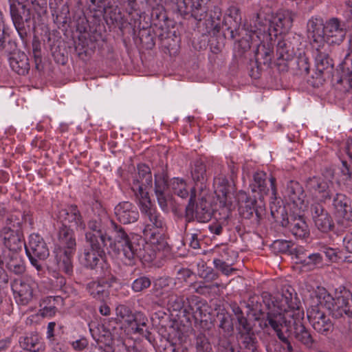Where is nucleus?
I'll return each mask as SVG.
<instances>
[{
    "mask_svg": "<svg viewBox=\"0 0 352 352\" xmlns=\"http://www.w3.org/2000/svg\"><path fill=\"white\" fill-rule=\"evenodd\" d=\"M239 212L243 221H248L253 228H257L265 215V204L262 200L258 201L256 196L254 198L246 197L244 204L240 206Z\"/></svg>",
    "mask_w": 352,
    "mask_h": 352,
    "instance_id": "nucleus-14",
    "label": "nucleus"
},
{
    "mask_svg": "<svg viewBox=\"0 0 352 352\" xmlns=\"http://www.w3.org/2000/svg\"><path fill=\"white\" fill-rule=\"evenodd\" d=\"M53 17H54V21L61 25L63 28H67L70 26L71 17L69 14V9L67 3L63 5L61 8H59L52 13Z\"/></svg>",
    "mask_w": 352,
    "mask_h": 352,
    "instance_id": "nucleus-48",
    "label": "nucleus"
},
{
    "mask_svg": "<svg viewBox=\"0 0 352 352\" xmlns=\"http://www.w3.org/2000/svg\"><path fill=\"white\" fill-rule=\"evenodd\" d=\"M190 316L195 319V323L204 331L210 330L213 326L209 305L206 300L198 296L187 298L184 316L189 320Z\"/></svg>",
    "mask_w": 352,
    "mask_h": 352,
    "instance_id": "nucleus-9",
    "label": "nucleus"
},
{
    "mask_svg": "<svg viewBox=\"0 0 352 352\" xmlns=\"http://www.w3.org/2000/svg\"><path fill=\"white\" fill-rule=\"evenodd\" d=\"M333 298L324 287H318L311 294V302L309 306H315L320 310L326 308L329 311Z\"/></svg>",
    "mask_w": 352,
    "mask_h": 352,
    "instance_id": "nucleus-40",
    "label": "nucleus"
},
{
    "mask_svg": "<svg viewBox=\"0 0 352 352\" xmlns=\"http://www.w3.org/2000/svg\"><path fill=\"white\" fill-rule=\"evenodd\" d=\"M63 298L60 296H47L44 300L43 302L47 304L41 309V315L43 317H52L55 315L56 312V305L63 304Z\"/></svg>",
    "mask_w": 352,
    "mask_h": 352,
    "instance_id": "nucleus-49",
    "label": "nucleus"
},
{
    "mask_svg": "<svg viewBox=\"0 0 352 352\" xmlns=\"http://www.w3.org/2000/svg\"><path fill=\"white\" fill-rule=\"evenodd\" d=\"M294 17L295 14L288 10L278 12L270 22L269 34L271 36L274 32L276 36L278 34L287 35L293 25Z\"/></svg>",
    "mask_w": 352,
    "mask_h": 352,
    "instance_id": "nucleus-24",
    "label": "nucleus"
},
{
    "mask_svg": "<svg viewBox=\"0 0 352 352\" xmlns=\"http://www.w3.org/2000/svg\"><path fill=\"white\" fill-rule=\"evenodd\" d=\"M307 318L313 329L320 334L328 336L333 331V324L323 310L315 306H309L307 311Z\"/></svg>",
    "mask_w": 352,
    "mask_h": 352,
    "instance_id": "nucleus-18",
    "label": "nucleus"
},
{
    "mask_svg": "<svg viewBox=\"0 0 352 352\" xmlns=\"http://www.w3.org/2000/svg\"><path fill=\"white\" fill-rule=\"evenodd\" d=\"M168 177L165 175H155L154 192L160 208L168 210V201L170 196L168 193Z\"/></svg>",
    "mask_w": 352,
    "mask_h": 352,
    "instance_id": "nucleus-33",
    "label": "nucleus"
},
{
    "mask_svg": "<svg viewBox=\"0 0 352 352\" xmlns=\"http://www.w3.org/2000/svg\"><path fill=\"white\" fill-rule=\"evenodd\" d=\"M0 240L3 245L12 252L21 251L25 246L23 234L20 229H10L8 227H3L0 230Z\"/></svg>",
    "mask_w": 352,
    "mask_h": 352,
    "instance_id": "nucleus-25",
    "label": "nucleus"
},
{
    "mask_svg": "<svg viewBox=\"0 0 352 352\" xmlns=\"http://www.w3.org/2000/svg\"><path fill=\"white\" fill-rule=\"evenodd\" d=\"M58 248L55 250H63L76 252V240L72 228L62 226L58 232Z\"/></svg>",
    "mask_w": 352,
    "mask_h": 352,
    "instance_id": "nucleus-31",
    "label": "nucleus"
},
{
    "mask_svg": "<svg viewBox=\"0 0 352 352\" xmlns=\"http://www.w3.org/2000/svg\"><path fill=\"white\" fill-rule=\"evenodd\" d=\"M54 253L59 270L67 276H72L74 272L73 257L75 252L54 250Z\"/></svg>",
    "mask_w": 352,
    "mask_h": 352,
    "instance_id": "nucleus-39",
    "label": "nucleus"
},
{
    "mask_svg": "<svg viewBox=\"0 0 352 352\" xmlns=\"http://www.w3.org/2000/svg\"><path fill=\"white\" fill-rule=\"evenodd\" d=\"M152 173L150 168L144 164H139L138 174L133 179L131 189L140 200L149 198L146 190L148 188L152 187Z\"/></svg>",
    "mask_w": 352,
    "mask_h": 352,
    "instance_id": "nucleus-17",
    "label": "nucleus"
},
{
    "mask_svg": "<svg viewBox=\"0 0 352 352\" xmlns=\"http://www.w3.org/2000/svg\"><path fill=\"white\" fill-rule=\"evenodd\" d=\"M219 327L223 331V334L232 335L234 327L231 315L225 309H220L217 314Z\"/></svg>",
    "mask_w": 352,
    "mask_h": 352,
    "instance_id": "nucleus-47",
    "label": "nucleus"
},
{
    "mask_svg": "<svg viewBox=\"0 0 352 352\" xmlns=\"http://www.w3.org/2000/svg\"><path fill=\"white\" fill-rule=\"evenodd\" d=\"M247 308H248V314H251L255 320L259 322V327L264 329L265 328L271 327V325L267 323V320L271 314H282V312H275V310H270L267 313L265 312V305L261 301L259 296H255L250 298Z\"/></svg>",
    "mask_w": 352,
    "mask_h": 352,
    "instance_id": "nucleus-26",
    "label": "nucleus"
},
{
    "mask_svg": "<svg viewBox=\"0 0 352 352\" xmlns=\"http://www.w3.org/2000/svg\"><path fill=\"white\" fill-rule=\"evenodd\" d=\"M331 199V206L335 216L344 208L347 203H349L350 200L344 194L340 192H336L335 195L333 194Z\"/></svg>",
    "mask_w": 352,
    "mask_h": 352,
    "instance_id": "nucleus-55",
    "label": "nucleus"
},
{
    "mask_svg": "<svg viewBox=\"0 0 352 352\" xmlns=\"http://www.w3.org/2000/svg\"><path fill=\"white\" fill-rule=\"evenodd\" d=\"M108 233L111 234L110 248L112 253L116 256H123L122 259L125 264L131 265L134 264L136 258H141L140 244L135 243L138 236L129 234L125 229L115 221L111 222Z\"/></svg>",
    "mask_w": 352,
    "mask_h": 352,
    "instance_id": "nucleus-4",
    "label": "nucleus"
},
{
    "mask_svg": "<svg viewBox=\"0 0 352 352\" xmlns=\"http://www.w3.org/2000/svg\"><path fill=\"white\" fill-rule=\"evenodd\" d=\"M23 223L22 215L21 214H8L4 221L3 227H8L10 229H20Z\"/></svg>",
    "mask_w": 352,
    "mask_h": 352,
    "instance_id": "nucleus-58",
    "label": "nucleus"
},
{
    "mask_svg": "<svg viewBox=\"0 0 352 352\" xmlns=\"http://www.w3.org/2000/svg\"><path fill=\"white\" fill-rule=\"evenodd\" d=\"M333 182L331 179H325L324 176H314L306 180V188L311 192L320 195V203H326L331 199L333 192L331 188Z\"/></svg>",
    "mask_w": 352,
    "mask_h": 352,
    "instance_id": "nucleus-22",
    "label": "nucleus"
},
{
    "mask_svg": "<svg viewBox=\"0 0 352 352\" xmlns=\"http://www.w3.org/2000/svg\"><path fill=\"white\" fill-rule=\"evenodd\" d=\"M98 278H99L98 280L89 282L86 286V289L93 298L102 300L106 295L104 287L105 285L111 287L117 279L111 273L109 277L103 278L98 276Z\"/></svg>",
    "mask_w": 352,
    "mask_h": 352,
    "instance_id": "nucleus-32",
    "label": "nucleus"
},
{
    "mask_svg": "<svg viewBox=\"0 0 352 352\" xmlns=\"http://www.w3.org/2000/svg\"><path fill=\"white\" fill-rule=\"evenodd\" d=\"M140 208L142 214L149 221V223H146L143 229L144 236L154 243L156 234H160L156 230L163 228L164 221L160 214L151 207L150 198L140 200Z\"/></svg>",
    "mask_w": 352,
    "mask_h": 352,
    "instance_id": "nucleus-13",
    "label": "nucleus"
},
{
    "mask_svg": "<svg viewBox=\"0 0 352 352\" xmlns=\"http://www.w3.org/2000/svg\"><path fill=\"white\" fill-rule=\"evenodd\" d=\"M173 192L182 199H185L189 196V191L186 188V182L179 178H173L169 184Z\"/></svg>",
    "mask_w": 352,
    "mask_h": 352,
    "instance_id": "nucleus-54",
    "label": "nucleus"
},
{
    "mask_svg": "<svg viewBox=\"0 0 352 352\" xmlns=\"http://www.w3.org/2000/svg\"><path fill=\"white\" fill-rule=\"evenodd\" d=\"M173 279L170 277H160L153 281V290L157 296L163 294L162 291L168 289L172 283Z\"/></svg>",
    "mask_w": 352,
    "mask_h": 352,
    "instance_id": "nucleus-56",
    "label": "nucleus"
},
{
    "mask_svg": "<svg viewBox=\"0 0 352 352\" xmlns=\"http://www.w3.org/2000/svg\"><path fill=\"white\" fill-rule=\"evenodd\" d=\"M8 58L10 65L14 72L22 76L28 73L30 68L29 58L23 52L18 50Z\"/></svg>",
    "mask_w": 352,
    "mask_h": 352,
    "instance_id": "nucleus-38",
    "label": "nucleus"
},
{
    "mask_svg": "<svg viewBox=\"0 0 352 352\" xmlns=\"http://www.w3.org/2000/svg\"><path fill=\"white\" fill-rule=\"evenodd\" d=\"M25 253L30 263L36 269L38 272L43 271L41 263L50 256V250L43 238L38 234H31L29 236L28 244H25Z\"/></svg>",
    "mask_w": 352,
    "mask_h": 352,
    "instance_id": "nucleus-10",
    "label": "nucleus"
},
{
    "mask_svg": "<svg viewBox=\"0 0 352 352\" xmlns=\"http://www.w3.org/2000/svg\"><path fill=\"white\" fill-rule=\"evenodd\" d=\"M260 38H256L252 45L256 47L255 51V60H250L249 65L250 75L252 78L257 79L260 77L264 67L268 68L274 56V47L271 43L258 44Z\"/></svg>",
    "mask_w": 352,
    "mask_h": 352,
    "instance_id": "nucleus-11",
    "label": "nucleus"
},
{
    "mask_svg": "<svg viewBox=\"0 0 352 352\" xmlns=\"http://www.w3.org/2000/svg\"><path fill=\"white\" fill-rule=\"evenodd\" d=\"M98 254L90 248H85L80 256V260L84 267L91 270H94L96 274L103 278L111 276V267L109 264Z\"/></svg>",
    "mask_w": 352,
    "mask_h": 352,
    "instance_id": "nucleus-16",
    "label": "nucleus"
},
{
    "mask_svg": "<svg viewBox=\"0 0 352 352\" xmlns=\"http://www.w3.org/2000/svg\"><path fill=\"white\" fill-rule=\"evenodd\" d=\"M19 344L21 351H41L43 349L42 338L36 331L28 332L21 336Z\"/></svg>",
    "mask_w": 352,
    "mask_h": 352,
    "instance_id": "nucleus-36",
    "label": "nucleus"
},
{
    "mask_svg": "<svg viewBox=\"0 0 352 352\" xmlns=\"http://www.w3.org/2000/svg\"><path fill=\"white\" fill-rule=\"evenodd\" d=\"M196 197V188H191L190 199L185 208V232L189 223L195 221L199 223H207L212 219L214 212L211 201L207 199L204 192H200L197 200Z\"/></svg>",
    "mask_w": 352,
    "mask_h": 352,
    "instance_id": "nucleus-5",
    "label": "nucleus"
},
{
    "mask_svg": "<svg viewBox=\"0 0 352 352\" xmlns=\"http://www.w3.org/2000/svg\"><path fill=\"white\" fill-rule=\"evenodd\" d=\"M59 218L63 221L62 226L80 230L85 228L82 216L76 205H70L67 208L61 210L59 212Z\"/></svg>",
    "mask_w": 352,
    "mask_h": 352,
    "instance_id": "nucleus-28",
    "label": "nucleus"
},
{
    "mask_svg": "<svg viewBox=\"0 0 352 352\" xmlns=\"http://www.w3.org/2000/svg\"><path fill=\"white\" fill-rule=\"evenodd\" d=\"M236 330L237 336L248 334L254 331L252 325L245 316L237 319Z\"/></svg>",
    "mask_w": 352,
    "mask_h": 352,
    "instance_id": "nucleus-61",
    "label": "nucleus"
},
{
    "mask_svg": "<svg viewBox=\"0 0 352 352\" xmlns=\"http://www.w3.org/2000/svg\"><path fill=\"white\" fill-rule=\"evenodd\" d=\"M155 38L157 37L158 41L160 42L162 46L168 48L170 45V41H173V37H175V32H171L168 29V23L166 25L156 23L155 26H152Z\"/></svg>",
    "mask_w": 352,
    "mask_h": 352,
    "instance_id": "nucleus-43",
    "label": "nucleus"
},
{
    "mask_svg": "<svg viewBox=\"0 0 352 352\" xmlns=\"http://www.w3.org/2000/svg\"><path fill=\"white\" fill-rule=\"evenodd\" d=\"M191 176L195 183L193 188H196V192L199 190L204 192L206 188V183L208 180V175L206 166L201 160H197L194 162L191 167Z\"/></svg>",
    "mask_w": 352,
    "mask_h": 352,
    "instance_id": "nucleus-35",
    "label": "nucleus"
},
{
    "mask_svg": "<svg viewBox=\"0 0 352 352\" xmlns=\"http://www.w3.org/2000/svg\"><path fill=\"white\" fill-rule=\"evenodd\" d=\"M236 338L240 349L243 350V352H258V341L254 331L237 336Z\"/></svg>",
    "mask_w": 352,
    "mask_h": 352,
    "instance_id": "nucleus-45",
    "label": "nucleus"
},
{
    "mask_svg": "<svg viewBox=\"0 0 352 352\" xmlns=\"http://www.w3.org/2000/svg\"><path fill=\"white\" fill-rule=\"evenodd\" d=\"M267 174L263 172H256L253 175V182L250 184L253 192H258L260 193L259 200H261L263 195L269 192V188L267 185Z\"/></svg>",
    "mask_w": 352,
    "mask_h": 352,
    "instance_id": "nucleus-44",
    "label": "nucleus"
},
{
    "mask_svg": "<svg viewBox=\"0 0 352 352\" xmlns=\"http://www.w3.org/2000/svg\"><path fill=\"white\" fill-rule=\"evenodd\" d=\"M307 28L309 37L312 38L313 42L319 44L318 46L324 43L325 24L322 19L312 17L308 21Z\"/></svg>",
    "mask_w": 352,
    "mask_h": 352,
    "instance_id": "nucleus-37",
    "label": "nucleus"
},
{
    "mask_svg": "<svg viewBox=\"0 0 352 352\" xmlns=\"http://www.w3.org/2000/svg\"><path fill=\"white\" fill-rule=\"evenodd\" d=\"M131 35L135 40V42H140L142 47L146 50H151L155 45V38L152 26L140 28L138 32H135V35Z\"/></svg>",
    "mask_w": 352,
    "mask_h": 352,
    "instance_id": "nucleus-42",
    "label": "nucleus"
},
{
    "mask_svg": "<svg viewBox=\"0 0 352 352\" xmlns=\"http://www.w3.org/2000/svg\"><path fill=\"white\" fill-rule=\"evenodd\" d=\"M113 221L109 217L105 212L102 211L98 216L89 221L87 224L89 229V232H91L92 234L108 232L111 223Z\"/></svg>",
    "mask_w": 352,
    "mask_h": 352,
    "instance_id": "nucleus-41",
    "label": "nucleus"
},
{
    "mask_svg": "<svg viewBox=\"0 0 352 352\" xmlns=\"http://www.w3.org/2000/svg\"><path fill=\"white\" fill-rule=\"evenodd\" d=\"M208 0H176L177 10L184 17L190 15L197 21L207 16L206 3Z\"/></svg>",
    "mask_w": 352,
    "mask_h": 352,
    "instance_id": "nucleus-19",
    "label": "nucleus"
},
{
    "mask_svg": "<svg viewBox=\"0 0 352 352\" xmlns=\"http://www.w3.org/2000/svg\"><path fill=\"white\" fill-rule=\"evenodd\" d=\"M151 279L147 276H141L135 279L131 285L132 290L135 292H142L151 285Z\"/></svg>",
    "mask_w": 352,
    "mask_h": 352,
    "instance_id": "nucleus-57",
    "label": "nucleus"
},
{
    "mask_svg": "<svg viewBox=\"0 0 352 352\" xmlns=\"http://www.w3.org/2000/svg\"><path fill=\"white\" fill-rule=\"evenodd\" d=\"M85 241L89 248L96 252L100 256L103 257L106 252L112 253L111 246V236L108 232L92 234L91 232L85 233Z\"/></svg>",
    "mask_w": 352,
    "mask_h": 352,
    "instance_id": "nucleus-27",
    "label": "nucleus"
},
{
    "mask_svg": "<svg viewBox=\"0 0 352 352\" xmlns=\"http://www.w3.org/2000/svg\"><path fill=\"white\" fill-rule=\"evenodd\" d=\"M116 312L118 317H120L122 320L127 322L134 320L133 314L131 309L124 305H119L116 308Z\"/></svg>",
    "mask_w": 352,
    "mask_h": 352,
    "instance_id": "nucleus-62",
    "label": "nucleus"
},
{
    "mask_svg": "<svg viewBox=\"0 0 352 352\" xmlns=\"http://www.w3.org/2000/svg\"><path fill=\"white\" fill-rule=\"evenodd\" d=\"M232 340H234V338L232 336V335L230 336L227 334H221L220 333L218 337L217 342L218 352H228L229 348L231 347L234 343Z\"/></svg>",
    "mask_w": 352,
    "mask_h": 352,
    "instance_id": "nucleus-59",
    "label": "nucleus"
},
{
    "mask_svg": "<svg viewBox=\"0 0 352 352\" xmlns=\"http://www.w3.org/2000/svg\"><path fill=\"white\" fill-rule=\"evenodd\" d=\"M272 248L276 252L290 254L291 242L286 240H276L272 244Z\"/></svg>",
    "mask_w": 352,
    "mask_h": 352,
    "instance_id": "nucleus-63",
    "label": "nucleus"
},
{
    "mask_svg": "<svg viewBox=\"0 0 352 352\" xmlns=\"http://www.w3.org/2000/svg\"><path fill=\"white\" fill-rule=\"evenodd\" d=\"M194 344L196 352H213L209 340L203 332L195 334Z\"/></svg>",
    "mask_w": 352,
    "mask_h": 352,
    "instance_id": "nucleus-53",
    "label": "nucleus"
},
{
    "mask_svg": "<svg viewBox=\"0 0 352 352\" xmlns=\"http://www.w3.org/2000/svg\"><path fill=\"white\" fill-rule=\"evenodd\" d=\"M10 13L13 25L21 41L27 45L32 29H34V18L26 3L28 0H9Z\"/></svg>",
    "mask_w": 352,
    "mask_h": 352,
    "instance_id": "nucleus-6",
    "label": "nucleus"
},
{
    "mask_svg": "<svg viewBox=\"0 0 352 352\" xmlns=\"http://www.w3.org/2000/svg\"><path fill=\"white\" fill-rule=\"evenodd\" d=\"M261 301L264 303L266 309L278 310L275 312H282L285 314L290 309L297 307L300 301L295 292L294 289L290 286H285L281 289V292L278 293L275 296L267 292H263L260 297Z\"/></svg>",
    "mask_w": 352,
    "mask_h": 352,
    "instance_id": "nucleus-7",
    "label": "nucleus"
},
{
    "mask_svg": "<svg viewBox=\"0 0 352 352\" xmlns=\"http://www.w3.org/2000/svg\"><path fill=\"white\" fill-rule=\"evenodd\" d=\"M333 66V60L328 54L320 53L316 57V67L319 73L323 74L325 72L327 74L331 73Z\"/></svg>",
    "mask_w": 352,
    "mask_h": 352,
    "instance_id": "nucleus-50",
    "label": "nucleus"
},
{
    "mask_svg": "<svg viewBox=\"0 0 352 352\" xmlns=\"http://www.w3.org/2000/svg\"><path fill=\"white\" fill-rule=\"evenodd\" d=\"M10 286L16 302L26 305L32 300L37 284L31 277L23 276L15 278Z\"/></svg>",
    "mask_w": 352,
    "mask_h": 352,
    "instance_id": "nucleus-15",
    "label": "nucleus"
},
{
    "mask_svg": "<svg viewBox=\"0 0 352 352\" xmlns=\"http://www.w3.org/2000/svg\"><path fill=\"white\" fill-rule=\"evenodd\" d=\"M239 9L232 7L229 10L230 13L224 18L222 30L225 38L238 39L237 47L241 53L248 51L253 41L258 38V30L251 25H241V17Z\"/></svg>",
    "mask_w": 352,
    "mask_h": 352,
    "instance_id": "nucleus-3",
    "label": "nucleus"
},
{
    "mask_svg": "<svg viewBox=\"0 0 352 352\" xmlns=\"http://www.w3.org/2000/svg\"><path fill=\"white\" fill-rule=\"evenodd\" d=\"M346 31L341 27L336 18H332L325 23L324 42L330 45H339L345 38Z\"/></svg>",
    "mask_w": 352,
    "mask_h": 352,
    "instance_id": "nucleus-30",
    "label": "nucleus"
},
{
    "mask_svg": "<svg viewBox=\"0 0 352 352\" xmlns=\"http://www.w3.org/2000/svg\"><path fill=\"white\" fill-rule=\"evenodd\" d=\"M267 323L276 332L278 338L287 352H294L292 340H295L306 349L315 350L318 341L311 331L304 324V310L299 304L296 308L290 309L285 315L271 314Z\"/></svg>",
    "mask_w": 352,
    "mask_h": 352,
    "instance_id": "nucleus-1",
    "label": "nucleus"
},
{
    "mask_svg": "<svg viewBox=\"0 0 352 352\" xmlns=\"http://www.w3.org/2000/svg\"><path fill=\"white\" fill-rule=\"evenodd\" d=\"M310 212L313 222L318 230L327 233L334 229L333 218L322 203L318 201L313 203L310 206Z\"/></svg>",
    "mask_w": 352,
    "mask_h": 352,
    "instance_id": "nucleus-20",
    "label": "nucleus"
},
{
    "mask_svg": "<svg viewBox=\"0 0 352 352\" xmlns=\"http://www.w3.org/2000/svg\"><path fill=\"white\" fill-rule=\"evenodd\" d=\"M329 311L335 318L346 317L349 320L352 319V294L349 291H345L333 298Z\"/></svg>",
    "mask_w": 352,
    "mask_h": 352,
    "instance_id": "nucleus-21",
    "label": "nucleus"
},
{
    "mask_svg": "<svg viewBox=\"0 0 352 352\" xmlns=\"http://www.w3.org/2000/svg\"><path fill=\"white\" fill-rule=\"evenodd\" d=\"M32 48L35 69L40 72L43 70L44 67L42 61L41 43L36 36L33 37Z\"/></svg>",
    "mask_w": 352,
    "mask_h": 352,
    "instance_id": "nucleus-51",
    "label": "nucleus"
},
{
    "mask_svg": "<svg viewBox=\"0 0 352 352\" xmlns=\"http://www.w3.org/2000/svg\"><path fill=\"white\" fill-rule=\"evenodd\" d=\"M295 63L300 74L307 75L309 74L310 64L308 58L305 54L302 55L300 53L299 56L295 60Z\"/></svg>",
    "mask_w": 352,
    "mask_h": 352,
    "instance_id": "nucleus-60",
    "label": "nucleus"
},
{
    "mask_svg": "<svg viewBox=\"0 0 352 352\" xmlns=\"http://www.w3.org/2000/svg\"><path fill=\"white\" fill-rule=\"evenodd\" d=\"M299 35L287 34L280 38L276 44L277 66L282 71H287V63L296 54V50L300 43Z\"/></svg>",
    "mask_w": 352,
    "mask_h": 352,
    "instance_id": "nucleus-12",
    "label": "nucleus"
},
{
    "mask_svg": "<svg viewBox=\"0 0 352 352\" xmlns=\"http://www.w3.org/2000/svg\"><path fill=\"white\" fill-rule=\"evenodd\" d=\"M270 183L272 195L275 201L270 204L271 216L275 222L278 223L283 228H286L296 238L303 239L309 235V229L305 217L299 212L290 210L287 212L281 200L276 199L277 189L276 186V178L270 176L269 178Z\"/></svg>",
    "mask_w": 352,
    "mask_h": 352,
    "instance_id": "nucleus-2",
    "label": "nucleus"
},
{
    "mask_svg": "<svg viewBox=\"0 0 352 352\" xmlns=\"http://www.w3.org/2000/svg\"><path fill=\"white\" fill-rule=\"evenodd\" d=\"M18 51V45L8 33L0 37V54L7 58Z\"/></svg>",
    "mask_w": 352,
    "mask_h": 352,
    "instance_id": "nucleus-46",
    "label": "nucleus"
},
{
    "mask_svg": "<svg viewBox=\"0 0 352 352\" xmlns=\"http://www.w3.org/2000/svg\"><path fill=\"white\" fill-rule=\"evenodd\" d=\"M337 89L344 93L352 89V76L343 68L341 74L336 76Z\"/></svg>",
    "mask_w": 352,
    "mask_h": 352,
    "instance_id": "nucleus-52",
    "label": "nucleus"
},
{
    "mask_svg": "<svg viewBox=\"0 0 352 352\" xmlns=\"http://www.w3.org/2000/svg\"><path fill=\"white\" fill-rule=\"evenodd\" d=\"M104 27L96 21L89 22L85 17L79 18L76 24V30L79 32L78 41L76 45V50L79 54L86 47L91 48L98 41L103 40Z\"/></svg>",
    "mask_w": 352,
    "mask_h": 352,
    "instance_id": "nucleus-8",
    "label": "nucleus"
},
{
    "mask_svg": "<svg viewBox=\"0 0 352 352\" xmlns=\"http://www.w3.org/2000/svg\"><path fill=\"white\" fill-rule=\"evenodd\" d=\"M117 220L122 224H130L138 221L139 212L138 208L130 201L120 202L114 208Z\"/></svg>",
    "mask_w": 352,
    "mask_h": 352,
    "instance_id": "nucleus-29",
    "label": "nucleus"
},
{
    "mask_svg": "<svg viewBox=\"0 0 352 352\" xmlns=\"http://www.w3.org/2000/svg\"><path fill=\"white\" fill-rule=\"evenodd\" d=\"M102 12L104 13V19L108 25L118 27L122 34L128 32L135 35V25L133 27L131 23L124 21L122 13L117 6L109 5Z\"/></svg>",
    "mask_w": 352,
    "mask_h": 352,
    "instance_id": "nucleus-23",
    "label": "nucleus"
},
{
    "mask_svg": "<svg viewBox=\"0 0 352 352\" xmlns=\"http://www.w3.org/2000/svg\"><path fill=\"white\" fill-rule=\"evenodd\" d=\"M152 25L151 26H155L156 23L164 24L168 23V19L166 13L160 9H153L151 12Z\"/></svg>",
    "mask_w": 352,
    "mask_h": 352,
    "instance_id": "nucleus-64",
    "label": "nucleus"
},
{
    "mask_svg": "<svg viewBox=\"0 0 352 352\" xmlns=\"http://www.w3.org/2000/svg\"><path fill=\"white\" fill-rule=\"evenodd\" d=\"M305 197L304 189L298 182L291 180L287 182L285 197L298 208V210L304 204Z\"/></svg>",
    "mask_w": 352,
    "mask_h": 352,
    "instance_id": "nucleus-34",
    "label": "nucleus"
}]
</instances>
